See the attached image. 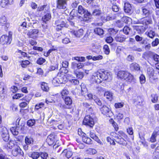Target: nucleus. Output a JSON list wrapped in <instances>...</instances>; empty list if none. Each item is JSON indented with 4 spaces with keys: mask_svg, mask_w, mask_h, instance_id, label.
<instances>
[{
    "mask_svg": "<svg viewBox=\"0 0 159 159\" xmlns=\"http://www.w3.org/2000/svg\"><path fill=\"white\" fill-rule=\"evenodd\" d=\"M149 57L155 61L159 62V56L157 54L152 53L149 52Z\"/></svg>",
    "mask_w": 159,
    "mask_h": 159,
    "instance_id": "obj_23",
    "label": "nucleus"
},
{
    "mask_svg": "<svg viewBox=\"0 0 159 159\" xmlns=\"http://www.w3.org/2000/svg\"><path fill=\"white\" fill-rule=\"evenodd\" d=\"M14 146L15 144L13 141H10L7 144V147L10 149L12 148Z\"/></svg>",
    "mask_w": 159,
    "mask_h": 159,
    "instance_id": "obj_63",
    "label": "nucleus"
},
{
    "mask_svg": "<svg viewBox=\"0 0 159 159\" xmlns=\"http://www.w3.org/2000/svg\"><path fill=\"white\" fill-rule=\"evenodd\" d=\"M100 110L102 114L107 117H110L113 115V113L111 111V108L107 106L103 105L100 109Z\"/></svg>",
    "mask_w": 159,
    "mask_h": 159,
    "instance_id": "obj_5",
    "label": "nucleus"
},
{
    "mask_svg": "<svg viewBox=\"0 0 159 159\" xmlns=\"http://www.w3.org/2000/svg\"><path fill=\"white\" fill-rule=\"evenodd\" d=\"M55 25L57 26L56 30L57 31L61 30L62 28L64 27L67 28L68 26V25L67 23L66 20L65 19H62V18L56 20L55 21Z\"/></svg>",
    "mask_w": 159,
    "mask_h": 159,
    "instance_id": "obj_3",
    "label": "nucleus"
},
{
    "mask_svg": "<svg viewBox=\"0 0 159 159\" xmlns=\"http://www.w3.org/2000/svg\"><path fill=\"white\" fill-rule=\"evenodd\" d=\"M25 142L26 145H30L32 143L33 140L31 137L28 138L26 136L25 138Z\"/></svg>",
    "mask_w": 159,
    "mask_h": 159,
    "instance_id": "obj_44",
    "label": "nucleus"
},
{
    "mask_svg": "<svg viewBox=\"0 0 159 159\" xmlns=\"http://www.w3.org/2000/svg\"><path fill=\"white\" fill-rule=\"evenodd\" d=\"M40 156L43 159H46L48 156V154L45 152H41L40 154Z\"/></svg>",
    "mask_w": 159,
    "mask_h": 159,
    "instance_id": "obj_62",
    "label": "nucleus"
},
{
    "mask_svg": "<svg viewBox=\"0 0 159 159\" xmlns=\"http://www.w3.org/2000/svg\"><path fill=\"white\" fill-rule=\"evenodd\" d=\"M81 87V94L85 96V94L87 91V90L85 85L84 84H82L80 85Z\"/></svg>",
    "mask_w": 159,
    "mask_h": 159,
    "instance_id": "obj_39",
    "label": "nucleus"
},
{
    "mask_svg": "<svg viewBox=\"0 0 159 159\" xmlns=\"http://www.w3.org/2000/svg\"><path fill=\"white\" fill-rule=\"evenodd\" d=\"M46 141L49 145H51L53 144L55 141V135L54 134L49 135L46 139Z\"/></svg>",
    "mask_w": 159,
    "mask_h": 159,
    "instance_id": "obj_15",
    "label": "nucleus"
},
{
    "mask_svg": "<svg viewBox=\"0 0 159 159\" xmlns=\"http://www.w3.org/2000/svg\"><path fill=\"white\" fill-rule=\"evenodd\" d=\"M115 138H116L115 140L116 142L120 144L123 145L124 146H126L127 145V143L126 141L120 136H116Z\"/></svg>",
    "mask_w": 159,
    "mask_h": 159,
    "instance_id": "obj_11",
    "label": "nucleus"
},
{
    "mask_svg": "<svg viewBox=\"0 0 159 159\" xmlns=\"http://www.w3.org/2000/svg\"><path fill=\"white\" fill-rule=\"evenodd\" d=\"M132 7L131 5L129 2L125 3L124 6V10L126 13L131 14L132 13Z\"/></svg>",
    "mask_w": 159,
    "mask_h": 159,
    "instance_id": "obj_14",
    "label": "nucleus"
},
{
    "mask_svg": "<svg viewBox=\"0 0 159 159\" xmlns=\"http://www.w3.org/2000/svg\"><path fill=\"white\" fill-rule=\"evenodd\" d=\"M78 11L79 14H80L81 15H83L84 17V19H83L84 20H86L87 19H85L84 18L86 19L87 18H89V17L90 15V13L81 5H80L78 7Z\"/></svg>",
    "mask_w": 159,
    "mask_h": 159,
    "instance_id": "obj_6",
    "label": "nucleus"
},
{
    "mask_svg": "<svg viewBox=\"0 0 159 159\" xmlns=\"http://www.w3.org/2000/svg\"><path fill=\"white\" fill-rule=\"evenodd\" d=\"M116 25L118 27L121 28L124 26V23L122 20H119L116 22Z\"/></svg>",
    "mask_w": 159,
    "mask_h": 159,
    "instance_id": "obj_60",
    "label": "nucleus"
},
{
    "mask_svg": "<svg viewBox=\"0 0 159 159\" xmlns=\"http://www.w3.org/2000/svg\"><path fill=\"white\" fill-rule=\"evenodd\" d=\"M46 61V60L45 59L42 57H40L38 59L36 63L37 64L41 65Z\"/></svg>",
    "mask_w": 159,
    "mask_h": 159,
    "instance_id": "obj_52",
    "label": "nucleus"
},
{
    "mask_svg": "<svg viewBox=\"0 0 159 159\" xmlns=\"http://www.w3.org/2000/svg\"><path fill=\"white\" fill-rule=\"evenodd\" d=\"M93 100L95 103L99 106H101L102 105L101 101L96 96H94Z\"/></svg>",
    "mask_w": 159,
    "mask_h": 159,
    "instance_id": "obj_50",
    "label": "nucleus"
},
{
    "mask_svg": "<svg viewBox=\"0 0 159 159\" xmlns=\"http://www.w3.org/2000/svg\"><path fill=\"white\" fill-rule=\"evenodd\" d=\"M93 79H94L95 82L99 84L103 80H111V76L109 73L106 71H101L94 73L93 75Z\"/></svg>",
    "mask_w": 159,
    "mask_h": 159,
    "instance_id": "obj_1",
    "label": "nucleus"
},
{
    "mask_svg": "<svg viewBox=\"0 0 159 159\" xmlns=\"http://www.w3.org/2000/svg\"><path fill=\"white\" fill-rule=\"evenodd\" d=\"M103 51L104 53L106 55H108L110 52V50L108 46L107 45H105L103 47Z\"/></svg>",
    "mask_w": 159,
    "mask_h": 159,
    "instance_id": "obj_48",
    "label": "nucleus"
},
{
    "mask_svg": "<svg viewBox=\"0 0 159 159\" xmlns=\"http://www.w3.org/2000/svg\"><path fill=\"white\" fill-rule=\"evenodd\" d=\"M124 105L123 102L116 103L114 104V106L116 108H119L122 107Z\"/></svg>",
    "mask_w": 159,
    "mask_h": 159,
    "instance_id": "obj_55",
    "label": "nucleus"
},
{
    "mask_svg": "<svg viewBox=\"0 0 159 159\" xmlns=\"http://www.w3.org/2000/svg\"><path fill=\"white\" fill-rule=\"evenodd\" d=\"M146 33H147V35L151 38H152L155 35V32L152 30H150L149 32H146Z\"/></svg>",
    "mask_w": 159,
    "mask_h": 159,
    "instance_id": "obj_54",
    "label": "nucleus"
},
{
    "mask_svg": "<svg viewBox=\"0 0 159 159\" xmlns=\"http://www.w3.org/2000/svg\"><path fill=\"white\" fill-rule=\"evenodd\" d=\"M143 21L146 25H148L152 23V20L151 17L149 16H146V17L143 18Z\"/></svg>",
    "mask_w": 159,
    "mask_h": 159,
    "instance_id": "obj_26",
    "label": "nucleus"
},
{
    "mask_svg": "<svg viewBox=\"0 0 159 159\" xmlns=\"http://www.w3.org/2000/svg\"><path fill=\"white\" fill-rule=\"evenodd\" d=\"M6 86L4 84L3 82L0 83V94H2L4 93L5 92Z\"/></svg>",
    "mask_w": 159,
    "mask_h": 159,
    "instance_id": "obj_36",
    "label": "nucleus"
},
{
    "mask_svg": "<svg viewBox=\"0 0 159 159\" xmlns=\"http://www.w3.org/2000/svg\"><path fill=\"white\" fill-rule=\"evenodd\" d=\"M101 20L104 22L112 20V18L111 17L107 16L106 15L101 16Z\"/></svg>",
    "mask_w": 159,
    "mask_h": 159,
    "instance_id": "obj_31",
    "label": "nucleus"
},
{
    "mask_svg": "<svg viewBox=\"0 0 159 159\" xmlns=\"http://www.w3.org/2000/svg\"><path fill=\"white\" fill-rule=\"evenodd\" d=\"M152 17L155 22L157 23L158 26L159 27V16L157 15V16H153Z\"/></svg>",
    "mask_w": 159,
    "mask_h": 159,
    "instance_id": "obj_64",
    "label": "nucleus"
},
{
    "mask_svg": "<svg viewBox=\"0 0 159 159\" xmlns=\"http://www.w3.org/2000/svg\"><path fill=\"white\" fill-rule=\"evenodd\" d=\"M83 105L84 107L87 109L89 111H93L92 105L91 103H89L87 102H84L83 103Z\"/></svg>",
    "mask_w": 159,
    "mask_h": 159,
    "instance_id": "obj_29",
    "label": "nucleus"
},
{
    "mask_svg": "<svg viewBox=\"0 0 159 159\" xmlns=\"http://www.w3.org/2000/svg\"><path fill=\"white\" fill-rule=\"evenodd\" d=\"M128 72L126 71L120 70L119 71L117 74V76L121 79H125V77L128 74Z\"/></svg>",
    "mask_w": 159,
    "mask_h": 159,
    "instance_id": "obj_19",
    "label": "nucleus"
},
{
    "mask_svg": "<svg viewBox=\"0 0 159 159\" xmlns=\"http://www.w3.org/2000/svg\"><path fill=\"white\" fill-rule=\"evenodd\" d=\"M41 87L42 89L44 91L48 92L49 91V88L47 83L44 82L41 83Z\"/></svg>",
    "mask_w": 159,
    "mask_h": 159,
    "instance_id": "obj_24",
    "label": "nucleus"
},
{
    "mask_svg": "<svg viewBox=\"0 0 159 159\" xmlns=\"http://www.w3.org/2000/svg\"><path fill=\"white\" fill-rule=\"evenodd\" d=\"M2 136L3 140L7 142L9 140V137L8 134H6L2 133Z\"/></svg>",
    "mask_w": 159,
    "mask_h": 159,
    "instance_id": "obj_51",
    "label": "nucleus"
},
{
    "mask_svg": "<svg viewBox=\"0 0 159 159\" xmlns=\"http://www.w3.org/2000/svg\"><path fill=\"white\" fill-rule=\"evenodd\" d=\"M142 11L143 15L146 17L150 16V12L148 10L144 8H142Z\"/></svg>",
    "mask_w": 159,
    "mask_h": 159,
    "instance_id": "obj_47",
    "label": "nucleus"
},
{
    "mask_svg": "<svg viewBox=\"0 0 159 159\" xmlns=\"http://www.w3.org/2000/svg\"><path fill=\"white\" fill-rule=\"evenodd\" d=\"M126 39L125 36L123 35L117 34L115 38V40L118 42L122 43Z\"/></svg>",
    "mask_w": 159,
    "mask_h": 159,
    "instance_id": "obj_16",
    "label": "nucleus"
},
{
    "mask_svg": "<svg viewBox=\"0 0 159 159\" xmlns=\"http://www.w3.org/2000/svg\"><path fill=\"white\" fill-rule=\"evenodd\" d=\"M121 19L123 22H124L126 24L130 23L132 20L130 18L126 16H123Z\"/></svg>",
    "mask_w": 159,
    "mask_h": 159,
    "instance_id": "obj_45",
    "label": "nucleus"
},
{
    "mask_svg": "<svg viewBox=\"0 0 159 159\" xmlns=\"http://www.w3.org/2000/svg\"><path fill=\"white\" fill-rule=\"evenodd\" d=\"M74 59L79 62L84 61L85 60V58L83 57H74Z\"/></svg>",
    "mask_w": 159,
    "mask_h": 159,
    "instance_id": "obj_61",
    "label": "nucleus"
},
{
    "mask_svg": "<svg viewBox=\"0 0 159 159\" xmlns=\"http://www.w3.org/2000/svg\"><path fill=\"white\" fill-rule=\"evenodd\" d=\"M23 129V126H20L19 124H16V126L11 128V131L13 135H17L18 134L19 132H21Z\"/></svg>",
    "mask_w": 159,
    "mask_h": 159,
    "instance_id": "obj_8",
    "label": "nucleus"
},
{
    "mask_svg": "<svg viewBox=\"0 0 159 159\" xmlns=\"http://www.w3.org/2000/svg\"><path fill=\"white\" fill-rule=\"evenodd\" d=\"M35 123V120L34 119H30L27 121V124L29 127L33 126Z\"/></svg>",
    "mask_w": 159,
    "mask_h": 159,
    "instance_id": "obj_43",
    "label": "nucleus"
},
{
    "mask_svg": "<svg viewBox=\"0 0 159 159\" xmlns=\"http://www.w3.org/2000/svg\"><path fill=\"white\" fill-rule=\"evenodd\" d=\"M74 73L76 77L78 78L81 79L84 77V73L82 72L74 71Z\"/></svg>",
    "mask_w": 159,
    "mask_h": 159,
    "instance_id": "obj_41",
    "label": "nucleus"
},
{
    "mask_svg": "<svg viewBox=\"0 0 159 159\" xmlns=\"http://www.w3.org/2000/svg\"><path fill=\"white\" fill-rule=\"evenodd\" d=\"M83 124L87 126L92 128L94 124V122L93 118L90 115H87L84 119Z\"/></svg>",
    "mask_w": 159,
    "mask_h": 159,
    "instance_id": "obj_4",
    "label": "nucleus"
},
{
    "mask_svg": "<svg viewBox=\"0 0 159 159\" xmlns=\"http://www.w3.org/2000/svg\"><path fill=\"white\" fill-rule=\"evenodd\" d=\"M11 41V37L5 35H2L0 38V43L2 45L10 44Z\"/></svg>",
    "mask_w": 159,
    "mask_h": 159,
    "instance_id": "obj_9",
    "label": "nucleus"
},
{
    "mask_svg": "<svg viewBox=\"0 0 159 159\" xmlns=\"http://www.w3.org/2000/svg\"><path fill=\"white\" fill-rule=\"evenodd\" d=\"M130 48L131 51H133L140 52L142 50L141 48H139L138 46L137 45H134L130 47Z\"/></svg>",
    "mask_w": 159,
    "mask_h": 159,
    "instance_id": "obj_35",
    "label": "nucleus"
},
{
    "mask_svg": "<svg viewBox=\"0 0 159 159\" xmlns=\"http://www.w3.org/2000/svg\"><path fill=\"white\" fill-rule=\"evenodd\" d=\"M7 23V20L5 16H2L0 18V25L2 26L7 27V25L4 26L6 25Z\"/></svg>",
    "mask_w": 159,
    "mask_h": 159,
    "instance_id": "obj_34",
    "label": "nucleus"
},
{
    "mask_svg": "<svg viewBox=\"0 0 159 159\" xmlns=\"http://www.w3.org/2000/svg\"><path fill=\"white\" fill-rule=\"evenodd\" d=\"M21 151L20 147H17L12 150V153L14 156H17L19 153H21Z\"/></svg>",
    "mask_w": 159,
    "mask_h": 159,
    "instance_id": "obj_25",
    "label": "nucleus"
},
{
    "mask_svg": "<svg viewBox=\"0 0 159 159\" xmlns=\"http://www.w3.org/2000/svg\"><path fill=\"white\" fill-rule=\"evenodd\" d=\"M94 32L98 35H101L103 34L104 30L100 28H96L94 29Z\"/></svg>",
    "mask_w": 159,
    "mask_h": 159,
    "instance_id": "obj_30",
    "label": "nucleus"
},
{
    "mask_svg": "<svg viewBox=\"0 0 159 159\" xmlns=\"http://www.w3.org/2000/svg\"><path fill=\"white\" fill-rule=\"evenodd\" d=\"M67 80V78L64 74L58 73L57 77L53 79L52 83L55 86L59 84H64Z\"/></svg>",
    "mask_w": 159,
    "mask_h": 159,
    "instance_id": "obj_2",
    "label": "nucleus"
},
{
    "mask_svg": "<svg viewBox=\"0 0 159 159\" xmlns=\"http://www.w3.org/2000/svg\"><path fill=\"white\" fill-rule=\"evenodd\" d=\"M64 101L65 105L68 108L71 109L72 106V100L71 98L69 97H66L64 98Z\"/></svg>",
    "mask_w": 159,
    "mask_h": 159,
    "instance_id": "obj_13",
    "label": "nucleus"
},
{
    "mask_svg": "<svg viewBox=\"0 0 159 159\" xmlns=\"http://www.w3.org/2000/svg\"><path fill=\"white\" fill-rule=\"evenodd\" d=\"M147 73L150 77L154 75V70L152 67H148V68Z\"/></svg>",
    "mask_w": 159,
    "mask_h": 159,
    "instance_id": "obj_46",
    "label": "nucleus"
},
{
    "mask_svg": "<svg viewBox=\"0 0 159 159\" xmlns=\"http://www.w3.org/2000/svg\"><path fill=\"white\" fill-rule=\"evenodd\" d=\"M13 3V0H1L0 6L2 7L6 8L9 5H12Z\"/></svg>",
    "mask_w": 159,
    "mask_h": 159,
    "instance_id": "obj_12",
    "label": "nucleus"
},
{
    "mask_svg": "<svg viewBox=\"0 0 159 159\" xmlns=\"http://www.w3.org/2000/svg\"><path fill=\"white\" fill-rule=\"evenodd\" d=\"M71 32L73 34L77 37H80L83 35L84 30L82 29H80L77 31H72Z\"/></svg>",
    "mask_w": 159,
    "mask_h": 159,
    "instance_id": "obj_18",
    "label": "nucleus"
},
{
    "mask_svg": "<svg viewBox=\"0 0 159 159\" xmlns=\"http://www.w3.org/2000/svg\"><path fill=\"white\" fill-rule=\"evenodd\" d=\"M40 153L37 152H34L29 154V156L33 159H37L40 156Z\"/></svg>",
    "mask_w": 159,
    "mask_h": 159,
    "instance_id": "obj_33",
    "label": "nucleus"
},
{
    "mask_svg": "<svg viewBox=\"0 0 159 159\" xmlns=\"http://www.w3.org/2000/svg\"><path fill=\"white\" fill-rule=\"evenodd\" d=\"M113 95L111 92L108 91H105L104 94V96L110 101L113 99Z\"/></svg>",
    "mask_w": 159,
    "mask_h": 159,
    "instance_id": "obj_20",
    "label": "nucleus"
},
{
    "mask_svg": "<svg viewBox=\"0 0 159 159\" xmlns=\"http://www.w3.org/2000/svg\"><path fill=\"white\" fill-rule=\"evenodd\" d=\"M157 135V132L154 131L152 134L150 141L151 142H154L156 141V137Z\"/></svg>",
    "mask_w": 159,
    "mask_h": 159,
    "instance_id": "obj_38",
    "label": "nucleus"
},
{
    "mask_svg": "<svg viewBox=\"0 0 159 159\" xmlns=\"http://www.w3.org/2000/svg\"><path fill=\"white\" fill-rule=\"evenodd\" d=\"M131 29L128 26H125L123 29V32L126 34H128Z\"/></svg>",
    "mask_w": 159,
    "mask_h": 159,
    "instance_id": "obj_49",
    "label": "nucleus"
},
{
    "mask_svg": "<svg viewBox=\"0 0 159 159\" xmlns=\"http://www.w3.org/2000/svg\"><path fill=\"white\" fill-rule=\"evenodd\" d=\"M39 32V30L38 29H31L27 33V35L31 37L32 36H35Z\"/></svg>",
    "mask_w": 159,
    "mask_h": 159,
    "instance_id": "obj_21",
    "label": "nucleus"
},
{
    "mask_svg": "<svg viewBox=\"0 0 159 159\" xmlns=\"http://www.w3.org/2000/svg\"><path fill=\"white\" fill-rule=\"evenodd\" d=\"M61 155L63 156H65L67 158H69L72 156V153L71 151L65 149L62 152Z\"/></svg>",
    "mask_w": 159,
    "mask_h": 159,
    "instance_id": "obj_22",
    "label": "nucleus"
},
{
    "mask_svg": "<svg viewBox=\"0 0 159 159\" xmlns=\"http://www.w3.org/2000/svg\"><path fill=\"white\" fill-rule=\"evenodd\" d=\"M127 74L125 77V79H124V80L129 82H134L135 80L133 75L128 72Z\"/></svg>",
    "mask_w": 159,
    "mask_h": 159,
    "instance_id": "obj_17",
    "label": "nucleus"
},
{
    "mask_svg": "<svg viewBox=\"0 0 159 159\" xmlns=\"http://www.w3.org/2000/svg\"><path fill=\"white\" fill-rule=\"evenodd\" d=\"M84 66L83 64L81 63L73 62L71 63V68L74 71H78V70L81 69Z\"/></svg>",
    "mask_w": 159,
    "mask_h": 159,
    "instance_id": "obj_10",
    "label": "nucleus"
},
{
    "mask_svg": "<svg viewBox=\"0 0 159 159\" xmlns=\"http://www.w3.org/2000/svg\"><path fill=\"white\" fill-rule=\"evenodd\" d=\"M143 100L140 96H138L137 98L135 99V103L139 105H141Z\"/></svg>",
    "mask_w": 159,
    "mask_h": 159,
    "instance_id": "obj_37",
    "label": "nucleus"
},
{
    "mask_svg": "<svg viewBox=\"0 0 159 159\" xmlns=\"http://www.w3.org/2000/svg\"><path fill=\"white\" fill-rule=\"evenodd\" d=\"M101 14V11L98 9H95L93 12V15L94 16H99Z\"/></svg>",
    "mask_w": 159,
    "mask_h": 159,
    "instance_id": "obj_59",
    "label": "nucleus"
},
{
    "mask_svg": "<svg viewBox=\"0 0 159 159\" xmlns=\"http://www.w3.org/2000/svg\"><path fill=\"white\" fill-rule=\"evenodd\" d=\"M67 1L68 0H57L56 8L58 9L66 10L67 9Z\"/></svg>",
    "mask_w": 159,
    "mask_h": 159,
    "instance_id": "obj_7",
    "label": "nucleus"
},
{
    "mask_svg": "<svg viewBox=\"0 0 159 159\" xmlns=\"http://www.w3.org/2000/svg\"><path fill=\"white\" fill-rule=\"evenodd\" d=\"M108 32L109 34L113 36L115 35L118 32V30H116L113 28H110L108 30Z\"/></svg>",
    "mask_w": 159,
    "mask_h": 159,
    "instance_id": "obj_42",
    "label": "nucleus"
},
{
    "mask_svg": "<svg viewBox=\"0 0 159 159\" xmlns=\"http://www.w3.org/2000/svg\"><path fill=\"white\" fill-rule=\"evenodd\" d=\"M139 137L140 139V142L142 144L143 146L145 147H147L148 145L147 144V142L145 141L144 136L142 135L141 136L139 133Z\"/></svg>",
    "mask_w": 159,
    "mask_h": 159,
    "instance_id": "obj_40",
    "label": "nucleus"
},
{
    "mask_svg": "<svg viewBox=\"0 0 159 159\" xmlns=\"http://www.w3.org/2000/svg\"><path fill=\"white\" fill-rule=\"evenodd\" d=\"M51 17V15L50 13L48 12L44 15L42 18V20L44 22H46L50 20Z\"/></svg>",
    "mask_w": 159,
    "mask_h": 159,
    "instance_id": "obj_27",
    "label": "nucleus"
},
{
    "mask_svg": "<svg viewBox=\"0 0 159 159\" xmlns=\"http://www.w3.org/2000/svg\"><path fill=\"white\" fill-rule=\"evenodd\" d=\"M30 63V61L28 60H25L22 61L21 65L23 67L25 68L27 65L29 64Z\"/></svg>",
    "mask_w": 159,
    "mask_h": 159,
    "instance_id": "obj_58",
    "label": "nucleus"
},
{
    "mask_svg": "<svg viewBox=\"0 0 159 159\" xmlns=\"http://www.w3.org/2000/svg\"><path fill=\"white\" fill-rule=\"evenodd\" d=\"M0 128H1V130L2 134L3 133L4 134H8V130L6 128L3 126H0Z\"/></svg>",
    "mask_w": 159,
    "mask_h": 159,
    "instance_id": "obj_57",
    "label": "nucleus"
},
{
    "mask_svg": "<svg viewBox=\"0 0 159 159\" xmlns=\"http://www.w3.org/2000/svg\"><path fill=\"white\" fill-rule=\"evenodd\" d=\"M130 68L132 70H140L139 65L136 63H133L130 65Z\"/></svg>",
    "mask_w": 159,
    "mask_h": 159,
    "instance_id": "obj_32",
    "label": "nucleus"
},
{
    "mask_svg": "<svg viewBox=\"0 0 159 159\" xmlns=\"http://www.w3.org/2000/svg\"><path fill=\"white\" fill-rule=\"evenodd\" d=\"M90 137L97 142L99 140L98 137L93 132H91L90 133Z\"/></svg>",
    "mask_w": 159,
    "mask_h": 159,
    "instance_id": "obj_53",
    "label": "nucleus"
},
{
    "mask_svg": "<svg viewBox=\"0 0 159 159\" xmlns=\"http://www.w3.org/2000/svg\"><path fill=\"white\" fill-rule=\"evenodd\" d=\"M82 139L83 141L89 144H90L92 143V140L89 137H86L84 135L83 136L82 138Z\"/></svg>",
    "mask_w": 159,
    "mask_h": 159,
    "instance_id": "obj_28",
    "label": "nucleus"
},
{
    "mask_svg": "<svg viewBox=\"0 0 159 159\" xmlns=\"http://www.w3.org/2000/svg\"><path fill=\"white\" fill-rule=\"evenodd\" d=\"M134 32L137 31L138 33H140L141 32V27L139 26H134L133 27Z\"/></svg>",
    "mask_w": 159,
    "mask_h": 159,
    "instance_id": "obj_56",
    "label": "nucleus"
}]
</instances>
